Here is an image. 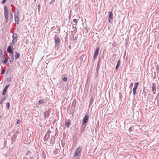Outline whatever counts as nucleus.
I'll use <instances>...</instances> for the list:
<instances>
[{
    "mask_svg": "<svg viewBox=\"0 0 159 159\" xmlns=\"http://www.w3.org/2000/svg\"><path fill=\"white\" fill-rule=\"evenodd\" d=\"M10 84H8L7 85H6L4 89L3 90V92L2 93V94L3 95H4L6 93V92H7V89L10 86Z\"/></svg>",
    "mask_w": 159,
    "mask_h": 159,
    "instance_id": "f8f14e48",
    "label": "nucleus"
},
{
    "mask_svg": "<svg viewBox=\"0 0 159 159\" xmlns=\"http://www.w3.org/2000/svg\"><path fill=\"white\" fill-rule=\"evenodd\" d=\"M8 58H5V60H4L2 61V62L4 64H6L7 63V61H8Z\"/></svg>",
    "mask_w": 159,
    "mask_h": 159,
    "instance_id": "412c9836",
    "label": "nucleus"
},
{
    "mask_svg": "<svg viewBox=\"0 0 159 159\" xmlns=\"http://www.w3.org/2000/svg\"><path fill=\"white\" fill-rule=\"evenodd\" d=\"M81 151L80 148V147H78L76 150L75 152V153L73 157H76L79 155Z\"/></svg>",
    "mask_w": 159,
    "mask_h": 159,
    "instance_id": "6e6552de",
    "label": "nucleus"
},
{
    "mask_svg": "<svg viewBox=\"0 0 159 159\" xmlns=\"http://www.w3.org/2000/svg\"><path fill=\"white\" fill-rule=\"evenodd\" d=\"M43 100H40L39 101V104H41V103H43Z\"/></svg>",
    "mask_w": 159,
    "mask_h": 159,
    "instance_id": "473e14b6",
    "label": "nucleus"
},
{
    "mask_svg": "<svg viewBox=\"0 0 159 159\" xmlns=\"http://www.w3.org/2000/svg\"><path fill=\"white\" fill-rule=\"evenodd\" d=\"M13 54L11 57V58L10 60V62L11 63L13 61V60H14V57L13 56Z\"/></svg>",
    "mask_w": 159,
    "mask_h": 159,
    "instance_id": "5701e85b",
    "label": "nucleus"
},
{
    "mask_svg": "<svg viewBox=\"0 0 159 159\" xmlns=\"http://www.w3.org/2000/svg\"><path fill=\"white\" fill-rule=\"evenodd\" d=\"M70 122L69 121H67L66 123V126L68 128L69 126H70Z\"/></svg>",
    "mask_w": 159,
    "mask_h": 159,
    "instance_id": "a878e982",
    "label": "nucleus"
},
{
    "mask_svg": "<svg viewBox=\"0 0 159 159\" xmlns=\"http://www.w3.org/2000/svg\"><path fill=\"white\" fill-rule=\"evenodd\" d=\"M60 152V150L59 149H56L54 151V153L55 154H56L58 153L59 152Z\"/></svg>",
    "mask_w": 159,
    "mask_h": 159,
    "instance_id": "aec40b11",
    "label": "nucleus"
},
{
    "mask_svg": "<svg viewBox=\"0 0 159 159\" xmlns=\"http://www.w3.org/2000/svg\"><path fill=\"white\" fill-rule=\"evenodd\" d=\"M49 112L48 111H46L44 113V117L45 118H46L47 117H48L49 116Z\"/></svg>",
    "mask_w": 159,
    "mask_h": 159,
    "instance_id": "4468645a",
    "label": "nucleus"
},
{
    "mask_svg": "<svg viewBox=\"0 0 159 159\" xmlns=\"http://www.w3.org/2000/svg\"><path fill=\"white\" fill-rule=\"evenodd\" d=\"M73 22L74 23H75V24H73V25H76L77 23V22H78V20H77L76 19H75L73 20Z\"/></svg>",
    "mask_w": 159,
    "mask_h": 159,
    "instance_id": "b1692460",
    "label": "nucleus"
},
{
    "mask_svg": "<svg viewBox=\"0 0 159 159\" xmlns=\"http://www.w3.org/2000/svg\"><path fill=\"white\" fill-rule=\"evenodd\" d=\"M38 11L39 12H40L41 6L39 4L38 5Z\"/></svg>",
    "mask_w": 159,
    "mask_h": 159,
    "instance_id": "cd10ccee",
    "label": "nucleus"
},
{
    "mask_svg": "<svg viewBox=\"0 0 159 159\" xmlns=\"http://www.w3.org/2000/svg\"><path fill=\"white\" fill-rule=\"evenodd\" d=\"M17 35L16 34V33H14L12 35V38L13 39H17Z\"/></svg>",
    "mask_w": 159,
    "mask_h": 159,
    "instance_id": "dca6fc26",
    "label": "nucleus"
},
{
    "mask_svg": "<svg viewBox=\"0 0 159 159\" xmlns=\"http://www.w3.org/2000/svg\"><path fill=\"white\" fill-rule=\"evenodd\" d=\"M34 0L35 1L36 0Z\"/></svg>",
    "mask_w": 159,
    "mask_h": 159,
    "instance_id": "79ce46f5",
    "label": "nucleus"
},
{
    "mask_svg": "<svg viewBox=\"0 0 159 159\" xmlns=\"http://www.w3.org/2000/svg\"><path fill=\"white\" fill-rule=\"evenodd\" d=\"M132 127H130V128L129 129V131H132Z\"/></svg>",
    "mask_w": 159,
    "mask_h": 159,
    "instance_id": "c9c22d12",
    "label": "nucleus"
},
{
    "mask_svg": "<svg viewBox=\"0 0 159 159\" xmlns=\"http://www.w3.org/2000/svg\"><path fill=\"white\" fill-rule=\"evenodd\" d=\"M55 138L54 137H52L50 141V144L51 145L53 144L55 142Z\"/></svg>",
    "mask_w": 159,
    "mask_h": 159,
    "instance_id": "ddd939ff",
    "label": "nucleus"
},
{
    "mask_svg": "<svg viewBox=\"0 0 159 159\" xmlns=\"http://www.w3.org/2000/svg\"><path fill=\"white\" fill-rule=\"evenodd\" d=\"M99 48L97 47L96 48V51L95 52L94 55V56L93 57V59H95L97 57V56L98 55V53H99Z\"/></svg>",
    "mask_w": 159,
    "mask_h": 159,
    "instance_id": "1a4fd4ad",
    "label": "nucleus"
},
{
    "mask_svg": "<svg viewBox=\"0 0 159 159\" xmlns=\"http://www.w3.org/2000/svg\"><path fill=\"white\" fill-rule=\"evenodd\" d=\"M17 40V39H13V40L12 41L11 43L15 44L16 43V42Z\"/></svg>",
    "mask_w": 159,
    "mask_h": 159,
    "instance_id": "bb28decb",
    "label": "nucleus"
},
{
    "mask_svg": "<svg viewBox=\"0 0 159 159\" xmlns=\"http://www.w3.org/2000/svg\"><path fill=\"white\" fill-rule=\"evenodd\" d=\"M120 60H119L117 63V64L116 65V70L118 68L119 66H120Z\"/></svg>",
    "mask_w": 159,
    "mask_h": 159,
    "instance_id": "2eb2a0df",
    "label": "nucleus"
},
{
    "mask_svg": "<svg viewBox=\"0 0 159 159\" xmlns=\"http://www.w3.org/2000/svg\"><path fill=\"white\" fill-rule=\"evenodd\" d=\"M16 54L15 55V58L16 59H17L20 57V55L19 53L17 52H15Z\"/></svg>",
    "mask_w": 159,
    "mask_h": 159,
    "instance_id": "f3484780",
    "label": "nucleus"
},
{
    "mask_svg": "<svg viewBox=\"0 0 159 159\" xmlns=\"http://www.w3.org/2000/svg\"><path fill=\"white\" fill-rule=\"evenodd\" d=\"M109 15L108 16V21L109 22H111V20H112L113 15L111 11L109 12Z\"/></svg>",
    "mask_w": 159,
    "mask_h": 159,
    "instance_id": "9b49d317",
    "label": "nucleus"
},
{
    "mask_svg": "<svg viewBox=\"0 0 159 159\" xmlns=\"http://www.w3.org/2000/svg\"><path fill=\"white\" fill-rule=\"evenodd\" d=\"M2 52V49H0V57H1V55Z\"/></svg>",
    "mask_w": 159,
    "mask_h": 159,
    "instance_id": "72a5a7b5",
    "label": "nucleus"
},
{
    "mask_svg": "<svg viewBox=\"0 0 159 159\" xmlns=\"http://www.w3.org/2000/svg\"><path fill=\"white\" fill-rule=\"evenodd\" d=\"M51 133V131L50 130L47 131L46 135L44 138V140L45 141H47L48 139V138L49 137V134Z\"/></svg>",
    "mask_w": 159,
    "mask_h": 159,
    "instance_id": "423d86ee",
    "label": "nucleus"
},
{
    "mask_svg": "<svg viewBox=\"0 0 159 159\" xmlns=\"http://www.w3.org/2000/svg\"><path fill=\"white\" fill-rule=\"evenodd\" d=\"M15 21L17 24H19V12L18 11L17 13H14Z\"/></svg>",
    "mask_w": 159,
    "mask_h": 159,
    "instance_id": "39448f33",
    "label": "nucleus"
},
{
    "mask_svg": "<svg viewBox=\"0 0 159 159\" xmlns=\"http://www.w3.org/2000/svg\"><path fill=\"white\" fill-rule=\"evenodd\" d=\"M55 1V0H53V1H52V2H54V1Z\"/></svg>",
    "mask_w": 159,
    "mask_h": 159,
    "instance_id": "58836bf2",
    "label": "nucleus"
},
{
    "mask_svg": "<svg viewBox=\"0 0 159 159\" xmlns=\"http://www.w3.org/2000/svg\"><path fill=\"white\" fill-rule=\"evenodd\" d=\"M5 55H3L2 57V58H5Z\"/></svg>",
    "mask_w": 159,
    "mask_h": 159,
    "instance_id": "e433bc0d",
    "label": "nucleus"
},
{
    "mask_svg": "<svg viewBox=\"0 0 159 159\" xmlns=\"http://www.w3.org/2000/svg\"><path fill=\"white\" fill-rule=\"evenodd\" d=\"M14 50L13 47H11V46H8L7 48V50L8 53L10 54H12Z\"/></svg>",
    "mask_w": 159,
    "mask_h": 159,
    "instance_id": "9d476101",
    "label": "nucleus"
},
{
    "mask_svg": "<svg viewBox=\"0 0 159 159\" xmlns=\"http://www.w3.org/2000/svg\"><path fill=\"white\" fill-rule=\"evenodd\" d=\"M4 15L5 18L7 22L8 20V11L7 7L5 6L4 7Z\"/></svg>",
    "mask_w": 159,
    "mask_h": 159,
    "instance_id": "f03ea898",
    "label": "nucleus"
},
{
    "mask_svg": "<svg viewBox=\"0 0 159 159\" xmlns=\"http://www.w3.org/2000/svg\"><path fill=\"white\" fill-rule=\"evenodd\" d=\"M5 72V70L4 69H2L1 71V73L2 74H4Z\"/></svg>",
    "mask_w": 159,
    "mask_h": 159,
    "instance_id": "c85d7f7f",
    "label": "nucleus"
},
{
    "mask_svg": "<svg viewBox=\"0 0 159 159\" xmlns=\"http://www.w3.org/2000/svg\"><path fill=\"white\" fill-rule=\"evenodd\" d=\"M14 43H10V45L9 46H11V47H13V45H14Z\"/></svg>",
    "mask_w": 159,
    "mask_h": 159,
    "instance_id": "2f4dec72",
    "label": "nucleus"
},
{
    "mask_svg": "<svg viewBox=\"0 0 159 159\" xmlns=\"http://www.w3.org/2000/svg\"><path fill=\"white\" fill-rule=\"evenodd\" d=\"M89 113H86L82 121V125H84L87 122L89 119Z\"/></svg>",
    "mask_w": 159,
    "mask_h": 159,
    "instance_id": "7ed1b4c3",
    "label": "nucleus"
},
{
    "mask_svg": "<svg viewBox=\"0 0 159 159\" xmlns=\"http://www.w3.org/2000/svg\"><path fill=\"white\" fill-rule=\"evenodd\" d=\"M64 76V75H63L62 76V80L66 82L67 80V78L66 77H63Z\"/></svg>",
    "mask_w": 159,
    "mask_h": 159,
    "instance_id": "6ab92c4d",
    "label": "nucleus"
},
{
    "mask_svg": "<svg viewBox=\"0 0 159 159\" xmlns=\"http://www.w3.org/2000/svg\"><path fill=\"white\" fill-rule=\"evenodd\" d=\"M10 104L9 102L7 103L6 104V106L7 109L8 110L9 109L10 107Z\"/></svg>",
    "mask_w": 159,
    "mask_h": 159,
    "instance_id": "393cba45",
    "label": "nucleus"
},
{
    "mask_svg": "<svg viewBox=\"0 0 159 159\" xmlns=\"http://www.w3.org/2000/svg\"><path fill=\"white\" fill-rule=\"evenodd\" d=\"M6 99V97H4L2 98L0 101V104H2L4 101Z\"/></svg>",
    "mask_w": 159,
    "mask_h": 159,
    "instance_id": "a211bd4d",
    "label": "nucleus"
},
{
    "mask_svg": "<svg viewBox=\"0 0 159 159\" xmlns=\"http://www.w3.org/2000/svg\"><path fill=\"white\" fill-rule=\"evenodd\" d=\"M10 16L11 17V19H13V13H12L11 12V13H10Z\"/></svg>",
    "mask_w": 159,
    "mask_h": 159,
    "instance_id": "c756f323",
    "label": "nucleus"
},
{
    "mask_svg": "<svg viewBox=\"0 0 159 159\" xmlns=\"http://www.w3.org/2000/svg\"><path fill=\"white\" fill-rule=\"evenodd\" d=\"M20 120H18L17 121L16 124H19L20 123Z\"/></svg>",
    "mask_w": 159,
    "mask_h": 159,
    "instance_id": "f704fd0d",
    "label": "nucleus"
},
{
    "mask_svg": "<svg viewBox=\"0 0 159 159\" xmlns=\"http://www.w3.org/2000/svg\"><path fill=\"white\" fill-rule=\"evenodd\" d=\"M44 153V152H42V154H43Z\"/></svg>",
    "mask_w": 159,
    "mask_h": 159,
    "instance_id": "ea45409f",
    "label": "nucleus"
},
{
    "mask_svg": "<svg viewBox=\"0 0 159 159\" xmlns=\"http://www.w3.org/2000/svg\"><path fill=\"white\" fill-rule=\"evenodd\" d=\"M158 46H159V44H158Z\"/></svg>",
    "mask_w": 159,
    "mask_h": 159,
    "instance_id": "a19ab883",
    "label": "nucleus"
},
{
    "mask_svg": "<svg viewBox=\"0 0 159 159\" xmlns=\"http://www.w3.org/2000/svg\"><path fill=\"white\" fill-rule=\"evenodd\" d=\"M7 1V0H2V4H4V3H5Z\"/></svg>",
    "mask_w": 159,
    "mask_h": 159,
    "instance_id": "7c9ffc66",
    "label": "nucleus"
},
{
    "mask_svg": "<svg viewBox=\"0 0 159 159\" xmlns=\"http://www.w3.org/2000/svg\"><path fill=\"white\" fill-rule=\"evenodd\" d=\"M139 84V83L138 82H136L134 85V87L133 88V95H134L136 93V90L138 87V86Z\"/></svg>",
    "mask_w": 159,
    "mask_h": 159,
    "instance_id": "0eeeda50",
    "label": "nucleus"
},
{
    "mask_svg": "<svg viewBox=\"0 0 159 159\" xmlns=\"http://www.w3.org/2000/svg\"><path fill=\"white\" fill-rule=\"evenodd\" d=\"M54 39L55 46H59L60 41L59 38L57 35H55Z\"/></svg>",
    "mask_w": 159,
    "mask_h": 159,
    "instance_id": "20e7f679",
    "label": "nucleus"
},
{
    "mask_svg": "<svg viewBox=\"0 0 159 159\" xmlns=\"http://www.w3.org/2000/svg\"><path fill=\"white\" fill-rule=\"evenodd\" d=\"M132 86H133V83H131L130 84V87L131 88L132 87Z\"/></svg>",
    "mask_w": 159,
    "mask_h": 159,
    "instance_id": "4c0bfd02",
    "label": "nucleus"
},
{
    "mask_svg": "<svg viewBox=\"0 0 159 159\" xmlns=\"http://www.w3.org/2000/svg\"><path fill=\"white\" fill-rule=\"evenodd\" d=\"M93 98H91L90 100V101H89V105H91L92 104L93 102Z\"/></svg>",
    "mask_w": 159,
    "mask_h": 159,
    "instance_id": "4be33fe9",
    "label": "nucleus"
},
{
    "mask_svg": "<svg viewBox=\"0 0 159 159\" xmlns=\"http://www.w3.org/2000/svg\"><path fill=\"white\" fill-rule=\"evenodd\" d=\"M152 90L154 94H156L157 92L159 93V85L155 83L152 84Z\"/></svg>",
    "mask_w": 159,
    "mask_h": 159,
    "instance_id": "f257e3e1",
    "label": "nucleus"
}]
</instances>
